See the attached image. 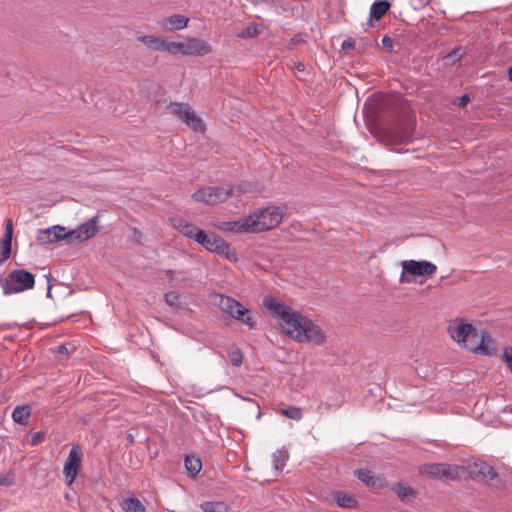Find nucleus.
Returning <instances> with one entry per match:
<instances>
[{
	"label": "nucleus",
	"mask_w": 512,
	"mask_h": 512,
	"mask_svg": "<svg viewBox=\"0 0 512 512\" xmlns=\"http://www.w3.org/2000/svg\"><path fill=\"white\" fill-rule=\"evenodd\" d=\"M218 228L224 232H234V233L249 232V233H252L249 216L243 217L237 221L221 222L218 225Z\"/></svg>",
	"instance_id": "obj_18"
},
{
	"label": "nucleus",
	"mask_w": 512,
	"mask_h": 512,
	"mask_svg": "<svg viewBox=\"0 0 512 512\" xmlns=\"http://www.w3.org/2000/svg\"><path fill=\"white\" fill-rule=\"evenodd\" d=\"M260 34V29L256 24H249L245 29L239 33L241 38H253Z\"/></svg>",
	"instance_id": "obj_35"
},
{
	"label": "nucleus",
	"mask_w": 512,
	"mask_h": 512,
	"mask_svg": "<svg viewBox=\"0 0 512 512\" xmlns=\"http://www.w3.org/2000/svg\"><path fill=\"white\" fill-rule=\"evenodd\" d=\"M503 360L506 363L508 369L512 373V348H505L504 349Z\"/></svg>",
	"instance_id": "obj_41"
},
{
	"label": "nucleus",
	"mask_w": 512,
	"mask_h": 512,
	"mask_svg": "<svg viewBox=\"0 0 512 512\" xmlns=\"http://www.w3.org/2000/svg\"><path fill=\"white\" fill-rule=\"evenodd\" d=\"M189 18L180 14L163 18L159 25L164 31H177L187 27Z\"/></svg>",
	"instance_id": "obj_19"
},
{
	"label": "nucleus",
	"mask_w": 512,
	"mask_h": 512,
	"mask_svg": "<svg viewBox=\"0 0 512 512\" xmlns=\"http://www.w3.org/2000/svg\"><path fill=\"white\" fill-rule=\"evenodd\" d=\"M399 282L400 283H409L410 280L406 277V274H403V272H402L401 276H400V279H399Z\"/></svg>",
	"instance_id": "obj_47"
},
{
	"label": "nucleus",
	"mask_w": 512,
	"mask_h": 512,
	"mask_svg": "<svg viewBox=\"0 0 512 512\" xmlns=\"http://www.w3.org/2000/svg\"><path fill=\"white\" fill-rule=\"evenodd\" d=\"M401 266L403 268V274H410L413 276H430L437 270L435 264L425 260H405L401 263Z\"/></svg>",
	"instance_id": "obj_13"
},
{
	"label": "nucleus",
	"mask_w": 512,
	"mask_h": 512,
	"mask_svg": "<svg viewBox=\"0 0 512 512\" xmlns=\"http://www.w3.org/2000/svg\"><path fill=\"white\" fill-rule=\"evenodd\" d=\"M465 348L476 354L492 356L496 353V345L493 339L484 332L479 333V338L472 344H465Z\"/></svg>",
	"instance_id": "obj_14"
},
{
	"label": "nucleus",
	"mask_w": 512,
	"mask_h": 512,
	"mask_svg": "<svg viewBox=\"0 0 512 512\" xmlns=\"http://www.w3.org/2000/svg\"><path fill=\"white\" fill-rule=\"evenodd\" d=\"M12 237H13L12 221L10 219H8L6 221L5 233H4V236L1 239V241L12 244Z\"/></svg>",
	"instance_id": "obj_39"
},
{
	"label": "nucleus",
	"mask_w": 512,
	"mask_h": 512,
	"mask_svg": "<svg viewBox=\"0 0 512 512\" xmlns=\"http://www.w3.org/2000/svg\"><path fill=\"white\" fill-rule=\"evenodd\" d=\"M430 0H411V5L415 10H419L428 5Z\"/></svg>",
	"instance_id": "obj_42"
},
{
	"label": "nucleus",
	"mask_w": 512,
	"mask_h": 512,
	"mask_svg": "<svg viewBox=\"0 0 512 512\" xmlns=\"http://www.w3.org/2000/svg\"><path fill=\"white\" fill-rule=\"evenodd\" d=\"M390 3L385 0L375 1L370 8V18L367 21L368 28L373 26L372 19L380 20L389 10Z\"/></svg>",
	"instance_id": "obj_21"
},
{
	"label": "nucleus",
	"mask_w": 512,
	"mask_h": 512,
	"mask_svg": "<svg viewBox=\"0 0 512 512\" xmlns=\"http://www.w3.org/2000/svg\"><path fill=\"white\" fill-rule=\"evenodd\" d=\"M125 512H145L143 504L136 498H126L121 504Z\"/></svg>",
	"instance_id": "obj_26"
},
{
	"label": "nucleus",
	"mask_w": 512,
	"mask_h": 512,
	"mask_svg": "<svg viewBox=\"0 0 512 512\" xmlns=\"http://www.w3.org/2000/svg\"><path fill=\"white\" fill-rule=\"evenodd\" d=\"M422 475L440 480H457L464 474V469L458 465L445 463L425 464L419 467Z\"/></svg>",
	"instance_id": "obj_8"
},
{
	"label": "nucleus",
	"mask_w": 512,
	"mask_h": 512,
	"mask_svg": "<svg viewBox=\"0 0 512 512\" xmlns=\"http://www.w3.org/2000/svg\"><path fill=\"white\" fill-rule=\"evenodd\" d=\"M75 350L76 347L73 344L67 343L57 346L55 353L59 360H66Z\"/></svg>",
	"instance_id": "obj_32"
},
{
	"label": "nucleus",
	"mask_w": 512,
	"mask_h": 512,
	"mask_svg": "<svg viewBox=\"0 0 512 512\" xmlns=\"http://www.w3.org/2000/svg\"><path fill=\"white\" fill-rule=\"evenodd\" d=\"M393 491L402 501H409L414 496L413 489L406 483H398L393 487Z\"/></svg>",
	"instance_id": "obj_25"
},
{
	"label": "nucleus",
	"mask_w": 512,
	"mask_h": 512,
	"mask_svg": "<svg viewBox=\"0 0 512 512\" xmlns=\"http://www.w3.org/2000/svg\"><path fill=\"white\" fill-rule=\"evenodd\" d=\"M382 45L388 51H392L393 49V39L389 36H384L382 39Z\"/></svg>",
	"instance_id": "obj_43"
},
{
	"label": "nucleus",
	"mask_w": 512,
	"mask_h": 512,
	"mask_svg": "<svg viewBox=\"0 0 512 512\" xmlns=\"http://www.w3.org/2000/svg\"><path fill=\"white\" fill-rule=\"evenodd\" d=\"M164 274L170 283L173 284L184 283L191 279L190 276L184 271L167 269L164 271Z\"/></svg>",
	"instance_id": "obj_24"
},
{
	"label": "nucleus",
	"mask_w": 512,
	"mask_h": 512,
	"mask_svg": "<svg viewBox=\"0 0 512 512\" xmlns=\"http://www.w3.org/2000/svg\"><path fill=\"white\" fill-rule=\"evenodd\" d=\"M280 413H281V415H283L289 419L296 420V421H299L303 418L302 409L299 407H296V406L282 408V409H280Z\"/></svg>",
	"instance_id": "obj_29"
},
{
	"label": "nucleus",
	"mask_w": 512,
	"mask_h": 512,
	"mask_svg": "<svg viewBox=\"0 0 512 512\" xmlns=\"http://www.w3.org/2000/svg\"><path fill=\"white\" fill-rule=\"evenodd\" d=\"M81 453L76 447L70 450L67 461L64 464L63 472L68 485H71L78 473L81 464Z\"/></svg>",
	"instance_id": "obj_16"
},
{
	"label": "nucleus",
	"mask_w": 512,
	"mask_h": 512,
	"mask_svg": "<svg viewBox=\"0 0 512 512\" xmlns=\"http://www.w3.org/2000/svg\"><path fill=\"white\" fill-rule=\"evenodd\" d=\"M251 192L250 184L243 183L235 186L206 187L192 194L193 200L207 205H216L229 197Z\"/></svg>",
	"instance_id": "obj_2"
},
{
	"label": "nucleus",
	"mask_w": 512,
	"mask_h": 512,
	"mask_svg": "<svg viewBox=\"0 0 512 512\" xmlns=\"http://www.w3.org/2000/svg\"><path fill=\"white\" fill-rule=\"evenodd\" d=\"M212 51L211 45L202 39L191 37L182 42H172L171 54L204 56Z\"/></svg>",
	"instance_id": "obj_9"
},
{
	"label": "nucleus",
	"mask_w": 512,
	"mask_h": 512,
	"mask_svg": "<svg viewBox=\"0 0 512 512\" xmlns=\"http://www.w3.org/2000/svg\"><path fill=\"white\" fill-rule=\"evenodd\" d=\"M273 458L275 463V469L277 471H282L289 458V455L285 450H278L274 453Z\"/></svg>",
	"instance_id": "obj_33"
},
{
	"label": "nucleus",
	"mask_w": 512,
	"mask_h": 512,
	"mask_svg": "<svg viewBox=\"0 0 512 512\" xmlns=\"http://www.w3.org/2000/svg\"><path fill=\"white\" fill-rule=\"evenodd\" d=\"M30 413L29 406H17L12 412V418L16 423L25 425L28 423Z\"/></svg>",
	"instance_id": "obj_23"
},
{
	"label": "nucleus",
	"mask_w": 512,
	"mask_h": 512,
	"mask_svg": "<svg viewBox=\"0 0 512 512\" xmlns=\"http://www.w3.org/2000/svg\"><path fill=\"white\" fill-rule=\"evenodd\" d=\"M263 304L272 312L273 316L280 320L282 330L296 341H310L317 345L325 342L326 336L322 329L291 307L272 296H266Z\"/></svg>",
	"instance_id": "obj_1"
},
{
	"label": "nucleus",
	"mask_w": 512,
	"mask_h": 512,
	"mask_svg": "<svg viewBox=\"0 0 512 512\" xmlns=\"http://www.w3.org/2000/svg\"><path fill=\"white\" fill-rule=\"evenodd\" d=\"M204 512H228V506L224 502H204L201 504Z\"/></svg>",
	"instance_id": "obj_28"
},
{
	"label": "nucleus",
	"mask_w": 512,
	"mask_h": 512,
	"mask_svg": "<svg viewBox=\"0 0 512 512\" xmlns=\"http://www.w3.org/2000/svg\"><path fill=\"white\" fill-rule=\"evenodd\" d=\"M464 55V52L462 50V48H456L454 49L452 52H450L446 57L445 59H447L448 61H456V60H459L463 57Z\"/></svg>",
	"instance_id": "obj_40"
},
{
	"label": "nucleus",
	"mask_w": 512,
	"mask_h": 512,
	"mask_svg": "<svg viewBox=\"0 0 512 512\" xmlns=\"http://www.w3.org/2000/svg\"><path fill=\"white\" fill-rule=\"evenodd\" d=\"M137 40L154 51H162L171 54L172 42L163 38L156 37L154 35H141L137 37Z\"/></svg>",
	"instance_id": "obj_17"
},
{
	"label": "nucleus",
	"mask_w": 512,
	"mask_h": 512,
	"mask_svg": "<svg viewBox=\"0 0 512 512\" xmlns=\"http://www.w3.org/2000/svg\"><path fill=\"white\" fill-rule=\"evenodd\" d=\"M67 231L64 227L55 225L37 232L36 239L41 244H51L61 240H67Z\"/></svg>",
	"instance_id": "obj_15"
},
{
	"label": "nucleus",
	"mask_w": 512,
	"mask_h": 512,
	"mask_svg": "<svg viewBox=\"0 0 512 512\" xmlns=\"http://www.w3.org/2000/svg\"><path fill=\"white\" fill-rule=\"evenodd\" d=\"M354 46H355V40L353 38H350V37L345 39L342 42V45H341L343 50L352 49V48H354Z\"/></svg>",
	"instance_id": "obj_44"
},
{
	"label": "nucleus",
	"mask_w": 512,
	"mask_h": 512,
	"mask_svg": "<svg viewBox=\"0 0 512 512\" xmlns=\"http://www.w3.org/2000/svg\"><path fill=\"white\" fill-rule=\"evenodd\" d=\"M99 219L97 216L90 218L85 223L80 224L75 229L67 231V241L69 243L84 242L93 238L98 230Z\"/></svg>",
	"instance_id": "obj_11"
},
{
	"label": "nucleus",
	"mask_w": 512,
	"mask_h": 512,
	"mask_svg": "<svg viewBox=\"0 0 512 512\" xmlns=\"http://www.w3.org/2000/svg\"><path fill=\"white\" fill-rule=\"evenodd\" d=\"M228 356L232 365L239 367L243 362V356L238 348H233L228 352Z\"/></svg>",
	"instance_id": "obj_37"
},
{
	"label": "nucleus",
	"mask_w": 512,
	"mask_h": 512,
	"mask_svg": "<svg viewBox=\"0 0 512 512\" xmlns=\"http://www.w3.org/2000/svg\"><path fill=\"white\" fill-rule=\"evenodd\" d=\"M471 478L483 482L496 489H502L505 484L500 475L492 466L481 460H474L468 465Z\"/></svg>",
	"instance_id": "obj_6"
},
{
	"label": "nucleus",
	"mask_w": 512,
	"mask_h": 512,
	"mask_svg": "<svg viewBox=\"0 0 512 512\" xmlns=\"http://www.w3.org/2000/svg\"><path fill=\"white\" fill-rule=\"evenodd\" d=\"M252 233H259L277 227L283 219V209L277 206L266 207L249 215Z\"/></svg>",
	"instance_id": "obj_3"
},
{
	"label": "nucleus",
	"mask_w": 512,
	"mask_h": 512,
	"mask_svg": "<svg viewBox=\"0 0 512 512\" xmlns=\"http://www.w3.org/2000/svg\"><path fill=\"white\" fill-rule=\"evenodd\" d=\"M185 467L189 473L195 476L200 472L202 468V462L199 458L194 456H187L185 458Z\"/></svg>",
	"instance_id": "obj_27"
},
{
	"label": "nucleus",
	"mask_w": 512,
	"mask_h": 512,
	"mask_svg": "<svg viewBox=\"0 0 512 512\" xmlns=\"http://www.w3.org/2000/svg\"><path fill=\"white\" fill-rule=\"evenodd\" d=\"M216 305L225 313H228L235 320L254 328L256 322L250 315V310L244 307L239 301L225 295H217Z\"/></svg>",
	"instance_id": "obj_5"
},
{
	"label": "nucleus",
	"mask_w": 512,
	"mask_h": 512,
	"mask_svg": "<svg viewBox=\"0 0 512 512\" xmlns=\"http://www.w3.org/2000/svg\"><path fill=\"white\" fill-rule=\"evenodd\" d=\"M332 500L342 508H355L358 504L357 499L349 494L344 492H334L332 494Z\"/></svg>",
	"instance_id": "obj_22"
},
{
	"label": "nucleus",
	"mask_w": 512,
	"mask_h": 512,
	"mask_svg": "<svg viewBox=\"0 0 512 512\" xmlns=\"http://www.w3.org/2000/svg\"><path fill=\"white\" fill-rule=\"evenodd\" d=\"M196 242L210 252L224 256L231 262L238 261L237 254L231 252L228 243L215 233H206L204 230L196 235Z\"/></svg>",
	"instance_id": "obj_7"
},
{
	"label": "nucleus",
	"mask_w": 512,
	"mask_h": 512,
	"mask_svg": "<svg viewBox=\"0 0 512 512\" xmlns=\"http://www.w3.org/2000/svg\"><path fill=\"white\" fill-rule=\"evenodd\" d=\"M181 295L176 291H169L164 294V301L167 305L172 308L179 309L181 308Z\"/></svg>",
	"instance_id": "obj_31"
},
{
	"label": "nucleus",
	"mask_w": 512,
	"mask_h": 512,
	"mask_svg": "<svg viewBox=\"0 0 512 512\" xmlns=\"http://www.w3.org/2000/svg\"><path fill=\"white\" fill-rule=\"evenodd\" d=\"M448 331L451 338L458 343H462L464 348L465 344H472L479 338V332L468 323H455L449 326Z\"/></svg>",
	"instance_id": "obj_12"
},
{
	"label": "nucleus",
	"mask_w": 512,
	"mask_h": 512,
	"mask_svg": "<svg viewBox=\"0 0 512 512\" xmlns=\"http://www.w3.org/2000/svg\"><path fill=\"white\" fill-rule=\"evenodd\" d=\"M298 69H299V70H303V69H304V66H303V65H300V66H298Z\"/></svg>",
	"instance_id": "obj_49"
},
{
	"label": "nucleus",
	"mask_w": 512,
	"mask_h": 512,
	"mask_svg": "<svg viewBox=\"0 0 512 512\" xmlns=\"http://www.w3.org/2000/svg\"><path fill=\"white\" fill-rule=\"evenodd\" d=\"M15 479H16V476H15L14 471L0 473V485L1 486H6V487L13 486L15 484Z\"/></svg>",
	"instance_id": "obj_36"
},
{
	"label": "nucleus",
	"mask_w": 512,
	"mask_h": 512,
	"mask_svg": "<svg viewBox=\"0 0 512 512\" xmlns=\"http://www.w3.org/2000/svg\"><path fill=\"white\" fill-rule=\"evenodd\" d=\"M507 75H508V79L512 82V67H510V68L508 69V73H507Z\"/></svg>",
	"instance_id": "obj_48"
},
{
	"label": "nucleus",
	"mask_w": 512,
	"mask_h": 512,
	"mask_svg": "<svg viewBox=\"0 0 512 512\" xmlns=\"http://www.w3.org/2000/svg\"><path fill=\"white\" fill-rule=\"evenodd\" d=\"M171 224L174 228H176L181 234L186 236L187 238L193 239L196 241V235L203 230L197 228L195 225L187 222L183 218H172Z\"/></svg>",
	"instance_id": "obj_20"
},
{
	"label": "nucleus",
	"mask_w": 512,
	"mask_h": 512,
	"mask_svg": "<svg viewBox=\"0 0 512 512\" xmlns=\"http://www.w3.org/2000/svg\"><path fill=\"white\" fill-rule=\"evenodd\" d=\"M470 102L469 95L465 94L459 98L458 105L461 107L466 106Z\"/></svg>",
	"instance_id": "obj_46"
},
{
	"label": "nucleus",
	"mask_w": 512,
	"mask_h": 512,
	"mask_svg": "<svg viewBox=\"0 0 512 512\" xmlns=\"http://www.w3.org/2000/svg\"><path fill=\"white\" fill-rule=\"evenodd\" d=\"M34 285V275L25 269L13 270L5 278L1 279V286L5 295L32 289Z\"/></svg>",
	"instance_id": "obj_4"
},
{
	"label": "nucleus",
	"mask_w": 512,
	"mask_h": 512,
	"mask_svg": "<svg viewBox=\"0 0 512 512\" xmlns=\"http://www.w3.org/2000/svg\"><path fill=\"white\" fill-rule=\"evenodd\" d=\"M389 133L398 142H405L410 138V130L407 127L392 128Z\"/></svg>",
	"instance_id": "obj_30"
},
{
	"label": "nucleus",
	"mask_w": 512,
	"mask_h": 512,
	"mask_svg": "<svg viewBox=\"0 0 512 512\" xmlns=\"http://www.w3.org/2000/svg\"><path fill=\"white\" fill-rule=\"evenodd\" d=\"M355 475L361 482H363L367 486H373L375 484L372 473L369 470L358 469L355 471Z\"/></svg>",
	"instance_id": "obj_34"
},
{
	"label": "nucleus",
	"mask_w": 512,
	"mask_h": 512,
	"mask_svg": "<svg viewBox=\"0 0 512 512\" xmlns=\"http://www.w3.org/2000/svg\"><path fill=\"white\" fill-rule=\"evenodd\" d=\"M11 243H7V242H0V253H1V258H0V264L7 261L10 256H11Z\"/></svg>",
	"instance_id": "obj_38"
},
{
	"label": "nucleus",
	"mask_w": 512,
	"mask_h": 512,
	"mask_svg": "<svg viewBox=\"0 0 512 512\" xmlns=\"http://www.w3.org/2000/svg\"><path fill=\"white\" fill-rule=\"evenodd\" d=\"M44 437H45V433L44 432H38L36 433L32 439H31V444L32 445H37L39 443H41L43 440H44Z\"/></svg>",
	"instance_id": "obj_45"
},
{
	"label": "nucleus",
	"mask_w": 512,
	"mask_h": 512,
	"mask_svg": "<svg viewBox=\"0 0 512 512\" xmlns=\"http://www.w3.org/2000/svg\"><path fill=\"white\" fill-rule=\"evenodd\" d=\"M167 109L194 131H204L205 125L187 103L171 102Z\"/></svg>",
	"instance_id": "obj_10"
}]
</instances>
